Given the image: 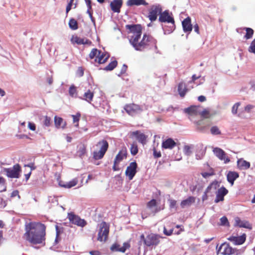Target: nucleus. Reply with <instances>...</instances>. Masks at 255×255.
<instances>
[{
    "label": "nucleus",
    "mask_w": 255,
    "mask_h": 255,
    "mask_svg": "<svg viewBox=\"0 0 255 255\" xmlns=\"http://www.w3.org/2000/svg\"><path fill=\"white\" fill-rule=\"evenodd\" d=\"M69 27L72 30H76L78 28V22L74 18H71L69 21Z\"/></svg>",
    "instance_id": "nucleus-37"
},
{
    "label": "nucleus",
    "mask_w": 255,
    "mask_h": 255,
    "mask_svg": "<svg viewBox=\"0 0 255 255\" xmlns=\"http://www.w3.org/2000/svg\"><path fill=\"white\" fill-rule=\"evenodd\" d=\"M99 51L100 50H98L96 48H93L89 54V57L90 58V59H92L95 57H97L99 52Z\"/></svg>",
    "instance_id": "nucleus-43"
},
{
    "label": "nucleus",
    "mask_w": 255,
    "mask_h": 255,
    "mask_svg": "<svg viewBox=\"0 0 255 255\" xmlns=\"http://www.w3.org/2000/svg\"><path fill=\"white\" fill-rule=\"evenodd\" d=\"M162 7L159 4L152 5L149 9L148 17L151 21H155L158 15L162 11Z\"/></svg>",
    "instance_id": "nucleus-9"
},
{
    "label": "nucleus",
    "mask_w": 255,
    "mask_h": 255,
    "mask_svg": "<svg viewBox=\"0 0 255 255\" xmlns=\"http://www.w3.org/2000/svg\"><path fill=\"white\" fill-rule=\"evenodd\" d=\"M169 203V207L171 209L174 208L177 204V202L176 200L174 199H169L168 200Z\"/></svg>",
    "instance_id": "nucleus-53"
},
{
    "label": "nucleus",
    "mask_w": 255,
    "mask_h": 255,
    "mask_svg": "<svg viewBox=\"0 0 255 255\" xmlns=\"http://www.w3.org/2000/svg\"><path fill=\"white\" fill-rule=\"evenodd\" d=\"M153 154L154 158H157L161 156V154L160 151H157L155 148H153Z\"/></svg>",
    "instance_id": "nucleus-54"
},
{
    "label": "nucleus",
    "mask_w": 255,
    "mask_h": 255,
    "mask_svg": "<svg viewBox=\"0 0 255 255\" xmlns=\"http://www.w3.org/2000/svg\"><path fill=\"white\" fill-rule=\"evenodd\" d=\"M86 153V147L84 144H81L78 146L77 153L80 157L84 156Z\"/></svg>",
    "instance_id": "nucleus-34"
},
{
    "label": "nucleus",
    "mask_w": 255,
    "mask_h": 255,
    "mask_svg": "<svg viewBox=\"0 0 255 255\" xmlns=\"http://www.w3.org/2000/svg\"><path fill=\"white\" fill-rule=\"evenodd\" d=\"M201 174L203 176V177H204L205 178H207L209 177V176L214 175L215 174V173L214 170L213 168H211L210 169V170L209 172H202L201 173Z\"/></svg>",
    "instance_id": "nucleus-39"
},
{
    "label": "nucleus",
    "mask_w": 255,
    "mask_h": 255,
    "mask_svg": "<svg viewBox=\"0 0 255 255\" xmlns=\"http://www.w3.org/2000/svg\"><path fill=\"white\" fill-rule=\"evenodd\" d=\"M200 114L202 118L205 119H208L210 117V112L207 110H204Z\"/></svg>",
    "instance_id": "nucleus-46"
},
{
    "label": "nucleus",
    "mask_w": 255,
    "mask_h": 255,
    "mask_svg": "<svg viewBox=\"0 0 255 255\" xmlns=\"http://www.w3.org/2000/svg\"><path fill=\"white\" fill-rule=\"evenodd\" d=\"M54 124L56 128H64L66 127V123L64 121L62 118L55 116L54 117Z\"/></svg>",
    "instance_id": "nucleus-28"
},
{
    "label": "nucleus",
    "mask_w": 255,
    "mask_h": 255,
    "mask_svg": "<svg viewBox=\"0 0 255 255\" xmlns=\"http://www.w3.org/2000/svg\"><path fill=\"white\" fill-rule=\"evenodd\" d=\"M249 51L255 53V38L252 41L249 48Z\"/></svg>",
    "instance_id": "nucleus-49"
},
{
    "label": "nucleus",
    "mask_w": 255,
    "mask_h": 255,
    "mask_svg": "<svg viewBox=\"0 0 255 255\" xmlns=\"http://www.w3.org/2000/svg\"><path fill=\"white\" fill-rule=\"evenodd\" d=\"M254 107V106L252 105H248L245 107V111L247 113H250Z\"/></svg>",
    "instance_id": "nucleus-57"
},
{
    "label": "nucleus",
    "mask_w": 255,
    "mask_h": 255,
    "mask_svg": "<svg viewBox=\"0 0 255 255\" xmlns=\"http://www.w3.org/2000/svg\"><path fill=\"white\" fill-rule=\"evenodd\" d=\"M240 105L241 104L240 102H238L234 105L232 109V112L233 114H236L237 113L238 108Z\"/></svg>",
    "instance_id": "nucleus-50"
},
{
    "label": "nucleus",
    "mask_w": 255,
    "mask_h": 255,
    "mask_svg": "<svg viewBox=\"0 0 255 255\" xmlns=\"http://www.w3.org/2000/svg\"><path fill=\"white\" fill-rule=\"evenodd\" d=\"M213 151L220 160L224 161V163H228L230 162V158L222 149L219 147H215L213 149Z\"/></svg>",
    "instance_id": "nucleus-12"
},
{
    "label": "nucleus",
    "mask_w": 255,
    "mask_h": 255,
    "mask_svg": "<svg viewBox=\"0 0 255 255\" xmlns=\"http://www.w3.org/2000/svg\"><path fill=\"white\" fill-rule=\"evenodd\" d=\"M128 6H131L133 5H147L148 3L145 0H128L127 2Z\"/></svg>",
    "instance_id": "nucleus-29"
},
{
    "label": "nucleus",
    "mask_w": 255,
    "mask_h": 255,
    "mask_svg": "<svg viewBox=\"0 0 255 255\" xmlns=\"http://www.w3.org/2000/svg\"><path fill=\"white\" fill-rule=\"evenodd\" d=\"M73 118V122L74 123H77L76 127H78L79 124L78 122L80 120V118L81 117V114L80 113H77L75 115H72Z\"/></svg>",
    "instance_id": "nucleus-44"
},
{
    "label": "nucleus",
    "mask_w": 255,
    "mask_h": 255,
    "mask_svg": "<svg viewBox=\"0 0 255 255\" xmlns=\"http://www.w3.org/2000/svg\"><path fill=\"white\" fill-rule=\"evenodd\" d=\"M195 202V198L193 196H189L186 199L183 200L180 203V206L182 208H184L186 207L190 206L193 203Z\"/></svg>",
    "instance_id": "nucleus-27"
},
{
    "label": "nucleus",
    "mask_w": 255,
    "mask_h": 255,
    "mask_svg": "<svg viewBox=\"0 0 255 255\" xmlns=\"http://www.w3.org/2000/svg\"><path fill=\"white\" fill-rule=\"evenodd\" d=\"M15 196H17L19 199L20 198V196L19 195V192L17 190L13 191L11 194V197H14Z\"/></svg>",
    "instance_id": "nucleus-58"
},
{
    "label": "nucleus",
    "mask_w": 255,
    "mask_h": 255,
    "mask_svg": "<svg viewBox=\"0 0 255 255\" xmlns=\"http://www.w3.org/2000/svg\"><path fill=\"white\" fill-rule=\"evenodd\" d=\"M157 205V202L156 200L152 199L147 203V207L148 208H152L155 207Z\"/></svg>",
    "instance_id": "nucleus-47"
},
{
    "label": "nucleus",
    "mask_w": 255,
    "mask_h": 255,
    "mask_svg": "<svg viewBox=\"0 0 255 255\" xmlns=\"http://www.w3.org/2000/svg\"><path fill=\"white\" fill-rule=\"evenodd\" d=\"M184 151L185 153L189 155L191 153V147L189 145H185L184 147Z\"/></svg>",
    "instance_id": "nucleus-55"
},
{
    "label": "nucleus",
    "mask_w": 255,
    "mask_h": 255,
    "mask_svg": "<svg viewBox=\"0 0 255 255\" xmlns=\"http://www.w3.org/2000/svg\"><path fill=\"white\" fill-rule=\"evenodd\" d=\"M124 109L129 115L131 116H134L140 114L143 111L140 106L134 103L126 105Z\"/></svg>",
    "instance_id": "nucleus-8"
},
{
    "label": "nucleus",
    "mask_w": 255,
    "mask_h": 255,
    "mask_svg": "<svg viewBox=\"0 0 255 255\" xmlns=\"http://www.w3.org/2000/svg\"><path fill=\"white\" fill-rule=\"evenodd\" d=\"M210 184L211 186V187L212 188L213 191L216 190L218 187H219V183L217 180L213 181L212 183H210Z\"/></svg>",
    "instance_id": "nucleus-48"
},
{
    "label": "nucleus",
    "mask_w": 255,
    "mask_h": 255,
    "mask_svg": "<svg viewBox=\"0 0 255 255\" xmlns=\"http://www.w3.org/2000/svg\"><path fill=\"white\" fill-rule=\"evenodd\" d=\"M128 38L135 50L143 51L152 49H157V40L151 35L143 34L142 38V27L140 24L126 25Z\"/></svg>",
    "instance_id": "nucleus-1"
},
{
    "label": "nucleus",
    "mask_w": 255,
    "mask_h": 255,
    "mask_svg": "<svg viewBox=\"0 0 255 255\" xmlns=\"http://www.w3.org/2000/svg\"><path fill=\"white\" fill-rule=\"evenodd\" d=\"M228 193V190L224 187H222L218 189L216 192V196L215 199V202L217 203L224 200V197Z\"/></svg>",
    "instance_id": "nucleus-17"
},
{
    "label": "nucleus",
    "mask_w": 255,
    "mask_h": 255,
    "mask_svg": "<svg viewBox=\"0 0 255 255\" xmlns=\"http://www.w3.org/2000/svg\"><path fill=\"white\" fill-rule=\"evenodd\" d=\"M71 42L73 44H77L78 45H91L92 44V42L89 39L81 38L77 35H72L71 38Z\"/></svg>",
    "instance_id": "nucleus-18"
},
{
    "label": "nucleus",
    "mask_w": 255,
    "mask_h": 255,
    "mask_svg": "<svg viewBox=\"0 0 255 255\" xmlns=\"http://www.w3.org/2000/svg\"><path fill=\"white\" fill-rule=\"evenodd\" d=\"M185 112L190 115H197L198 113V108L195 106H191L185 109Z\"/></svg>",
    "instance_id": "nucleus-35"
},
{
    "label": "nucleus",
    "mask_w": 255,
    "mask_h": 255,
    "mask_svg": "<svg viewBox=\"0 0 255 255\" xmlns=\"http://www.w3.org/2000/svg\"><path fill=\"white\" fill-rule=\"evenodd\" d=\"M74 0H70L66 8V13L67 14L72 8V6L73 4Z\"/></svg>",
    "instance_id": "nucleus-52"
},
{
    "label": "nucleus",
    "mask_w": 255,
    "mask_h": 255,
    "mask_svg": "<svg viewBox=\"0 0 255 255\" xmlns=\"http://www.w3.org/2000/svg\"><path fill=\"white\" fill-rule=\"evenodd\" d=\"M99 150L94 151L93 157L95 160L102 159L109 148V143L106 140L103 139L99 141L96 145Z\"/></svg>",
    "instance_id": "nucleus-5"
},
{
    "label": "nucleus",
    "mask_w": 255,
    "mask_h": 255,
    "mask_svg": "<svg viewBox=\"0 0 255 255\" xmlns=\"http://www.w3.org/2000/svg\"><path fill=\"white\" fill-rule=\"evenodd\" d=\"M137 164L135 161L131 162L127 167L125 171L126 175L129 180H131L135 176L137 171Z\"/></svg>",
    "instance_id": "nucleus-11"
},
{
    "label": "nucleus",
    "mask_w": 255,
    "mask_h": 255,
    "mask_svg": "<svg viewBox=\"0 0 255 255\" xmlns=\"http://www.w3.org/2000/svg\"><path fill=\"white\" fill-rule=\"evenodd\" d=\"M130 150L131 154L132 155H136L138 152L137 145L135 143L132 144L131 145Z\"/></svg>",
    "instance_id": "nucleus-42"
},
{
    "label": "nucleus",
    "mask_w": 255,
    "mask_h": 255,
    "mask_svg": "<svg viewBox=\"0 0 255 255\" xmlns=\"http://www.w3.org/2000/svg\"><path fill=\"white\" fill-rule=\"evenodd\" d=\"M108 53L106 52H102L101 51H99V52L97 56L96 61L100 64H103L105 63L109 57Z\"/></svg>",
    "instance_id": "nucleus-24"
},
{
    "label": "nucleus",
    "mask_w": 255,
    "mask_h": 255,
    "mask_svg": "<svg viewBox=\"0 0 255 255\" xmlns=\"http://www.w3.org/2000/svg\"><path fill=\"white\" fill-rule=\"evenodd\" d=\"M78 182V180L77 178L73 179L72 180L68 182H66V183L62 184V183H60L59 185L60 186L67 188H70L72 187L76 186Z\"/></svg>",
    "instance_id": "nucleus-30"
},
{
    "label": "nucleus",
    "mask_w": 255,
    "mask_h": 255,
    "mask_svg": "<svg viewBox=\"0 0 255 255\" xmlns=\"http://www.w3.org/2000/svg\"><path fill=\"white\" fill-rule=\"evenodd\" d=\"M128 69V66L126 64H124L121 71V74H123L126 73Z\"/></svg>",
    "instance_id": "nucleus-63"
},
{
    "label": "nucleus",
    "mask_w": 255,
    "mask_h": 255,
    "mask_svg": "<svg viewBox=\"0 0 255 255\" xmlns=\"http://www.w3.org/2000/svg\"><path fill=\"white\" fill-rule=\"evenodd\" d=\"M244 29L246 31V33L245 35V38L246 39H249L253 37L254 33V31L253 29L249 27H245Z\"/></svg>",
    "instance_id": "nucleus-36"
},
{
    "label": "nucleus",
    "mask_w": 255,
    "mask_h": 255,
    "mask_svg": "<svg viewBox=\"0 0 255 255\" xmlns=\"http://www.w3.org/2000/svg\"><path fill=\"white\" fill-rule=\"evenodd\" d=\"M236 224L240 227H243L247 229H252V225L248 222L241 221L239 218L236 219Z\"/></svg>",
    "instance_id": "nucleus-32"
},
{
    "label": "nucleus",
    "mask_w": 255,
    "mask_h": 255,
    "mask_svg": "<svg viewBox=\"0 0 255 255\" xmlns=\"http://www.w3.org/2000/svg\"><path fill=\"white\" fill-rule=\"evenodd\" d=\"M69 94L72 97H76L77 96V89L74 85H72L69 89Z\"/></svg>",
    "instance_id": "nucleus-40"
},
{
    "label": "nucleus",
    "mask_w": 255,
    "mask_h": 255,
    "mask_svg": "<svg viewBox=\"0 0 255 255\" xmlns=\"http://www.w3.org/2000/svg\"><path fill=\"white\" fill-rule=\"evenodd\" d=\"M5 184H6V183H5V179L2 177L0 176V185H3L4 186L3 190H2L1 191L6 190V187Z\"/></svg>",
    "instance_id": "nucleus-56"
},
{
    "label": "nucleus",
    "mask_w": 255,
    "mask_h": 255,
    "mask_svg": "<svg viewBox=\"0 0 255 255\" xmlns=\"http://www.w3.org/2000/svg\"><path fill=\"white\" fill-rule=\"evenodd\" d=\"M118 64V62L116 60H114L110 62L105 68L104 70L106 71H111L113 70Z\"/></svg>",
    "instance_id": "nucleus-38"
},
{
    "label": "nucleus",
    "mask_w": 255,
    "mask_h": 255,
    "mask_svg": "<svg viewBox=\"0 0 255 255\" xmlns=\"http://www.w3.org/2000/svg\"><path fill=\"white\" fill-rule=\"evenodd\" d=\"M44 125L46 127H49L51 124V120L50 117L45 116L44 120Z\"/></svg>",
    "instance_id": "nucleus-51"
},
{
    "label": "nucleus",
    "mask_w": 255,
    "mask_h": 255,
    "mask_svg": "<svg viewBox=\"0 0 255 255\" xmlns=\"http://www.w3.org/2000/svg\"><path fill=\"white\" fill-rule=\"evenodd\" d=\"M176 145V143L174 140L171 138H168L166 140L163 141L162 143V147L164 149H170L173 148Z\"/></svg>",
    "instance_id": "nucleus-23"
},
{
    "label": "nucleus",
    "mask_w": 255,
    "mask_h": 255,
    "mask_svg": "<svg viewBox=\"0 0 255 255\" xmlns=\"http://www.w3.org/2000/svg\"><path fill=\"white\" fill-rule=\"evenodd\" d=\"M130 247V245L129 242H125L123 244L122 247L118 243L113 244L110 247V250L112 252H119L121 253H125L127 249H129Z\"/></svg>",
    "instance_id": "nucleus-14"
},
{
    "label": "nucleus",
    "mask_w": 255,
    "mask_h": 255,
    "mask_svg": "<svg viewBox=\"0 0 255 255\" xmlns=\"http://www.w3.org/2000/svg\"><path fill=\"white\" fill-rule=\"evenodd\" d=\"M246 237V234H243L239 237L230 236L227 239L232 242L235 245H241L245 242Z\"/></svg>",
    "instance_id": "nucleus-16"
},
{
    "label": "nucleus",
    "mask_w": 255,
    "mask_h": 255,
    "mask_svg": "<svg viewBox=\"0 0 255 255\" xmlns=\"http://www.w3.org/2000/svg\"><path fill=\"white\" fill-rule=\"evenodd\" d=\"M183 29L184 32H190L192 30V25L191 24V18L187 17L182 22Z\"/></svg>",
    "instance_id": "nucleus-22"
},
{
    "label": "nucleus",
    "mask_w": 255,
    "mask_h": 255,
    "mask_svg": "<svg viewBox=\"0 0 255 255\" xmlns=\"http://www.w3.org/2000/svg\"><path fill=\"white\" fill-rule=\"evenodd\" d=\"M89 254L91 255H102L101 253L99 251H91L89 252Z\"/></svg>",
    "instance_id": "nucleus-62"
},
{
    "label": "nucleus",
    "mask_w": 255,
    "mask_h": 255,
    "mask_svg": "<svg viewBox=\"0 0 255 255\" xmlns=\"http://www.w3.org/2000/svg\"><path fill=\"white\" fill-rule=\"evenodd\" d=\"M219 251L223 255H231L235 254L237 250L233 249L228 243H224L220 246Z\"/></svg>",
    "instance_id": "nucleus-13"
},
{
    "label": "nucleus",
    "mask_w": 255,
    "mask_h": 255,
    "mask_svg": "<svg viewBox=\"0 0 255 255\" xmlns=\"http://www.w3.org/2000/svg\"><path fill=\"white\" fill-rule=\"evenodd\" d=\"M221 225L229 226V222L227 218L225 216L222 217L220 219Z\"/></svg>",
    "instance_id": "nucleus-45"
},
{
    "label": "nucleus",
    "mask_w": 255,
    "mask_h": 255,
    "mask_svg": "<svg viewBox=\"0 0 255 255\" xmlns=\"http://www.w3.org/2000/svg\"><path fill=\"white\" fill-rule=\"evenodd\" d=\"M158 20L160 22L170 23L169 26H165L163 28L165 34H170L175 30V20L172 12H170L168 10H165L163 12L161 11L159 15Z\"/></svg>",
    "instance_id": "nucleus-3"
},
{
    "label": "nucleus",
    "mask_w": 255,
    "mask_h": 255,
    "mask_svg": "<svg viewBox=\"0 0 255 255\" xmlns=\"http://www.w3.org/2000/svg\"><path fill=\"white\" fill-rule=\"evenodd\" d=\"M178 91L182 98L184 97L187 91L186 86L182 82L180 83L178 86Z\"/></svg>",
    "instance_id": "nucleus-31"
},
{
    "label": "nucleus",
    "mask_w": 255,
    "mask_h": 255,
    "mask_svg": "<svg viewBox=\"0 0 255 255\" xmlns=\"http://www.w3.org/2000/svg\"><path fill=\"white\" fill-rule=\"evenodd\" d=\"M130 137H135L139 142L144 144L146 143L147 136L140 131L136 130L130 132Z\"/></svg>",
    "instance_id": "nucleus-15"
},
{
    "label": "nucleus",
    "mask_w": 255,
    "mask_h": 255,
    "mask_svg": "<svg viewBox=\"0 0 255 255\" xmlns=\"http://www.w3.org/2000/svg\"><path fill=\"white\" fill-rule=\"evenodd\" d=\"M119 164V163H115V160H114L113 166V169L114 171H119L120 170V168L118 166Z\"/></svg>",
    "instance_id": "nucleus-64"
},
{
    "label": "nucleus",
    "mask_w": 255,
    "mask_h": 255,
    "mask_svg": "<svg viewBox=\"0 0 255 255\" xmlns=\"http://www.w3.org/2000/svg\"><path fill=\"white\" fill-rule=\"evenodd\" d=\"M68 218L71 223L81 227H84L87 224L85 220L81 219L73 213H68Z\"/></svg>",
    "instance_id": "nucleus-10"
},
{
    "label": "nucleus",
    "mask_w": 255,
    "mask_h": 255,
    "mask_svg": "<svg viewBox=\"0 0 255 255\" xmlns=\"http://www.w3.org/2000/svg\"><path fill=\"white\" fill-rule=\"evenodd\" d=\"M197 129L201 132L204 131L211 125L208 121H205L201 119L196 122Z\"/></svg>",
    "instance_id": "nucleus-19"
},
{
    "label": "nucleus",
    "mask_w": 255,
    "mask_h": 255,
    "mask_svg": "<svg viewBox=\"0 0 255 255\" xmlns=\"http://www.w3.org/2000/svg\"><path fill=\"white\" fill-rule=\"evenodd\" d=\"M239 177V173L235 171H229L227 175V180L231 183V185L234 184L235 180Z\"/></svg>",
    "instance_id": "nucleus-26"
},
{
    "label": "nucleus",
    "mask_w": 255,
    "mask_h": 255,
    "mask_svg": "<svg viewBox=\"0 0 255 255\" xmlns=\"http://www.w3.org/2000/svg\"><path fill=\"white\" fill-rule=\"evenodd\" d=\"M109 233V226L105 222H102L100 226L97 240L101 242H105L107 240Z\"/></svg>",
    "instance_id": "nucleus-6"
},
{
    "label": "nucleus",
    "mask_w": 255,
    "mask_h": 255,
    "mask_svg": "<svg viewBox=\"0 0 255 255\" xmlns=\"http://www.w3.org/2000/svg\"><path fill=\"white\" fill-rule=\"evenodd\" d=\"M163 233L165 235L167 236H170L172 235L173 233V229L170 230L169 231H167L165 227H164L163 229Z\"/></svg>",
    "instance_id": "nucleus-60"
},
{
    "label": "nucleus",
    "mask_w": 255,
    "mask_h": 255,
    "mask_svg": "<svg viewBox=\"0 0 255 255\" xmlns=\"http://www.w3.org/2000/svg\"><path fill=\"white\" fill-rule=\"evenodd\" d=\"M211 133L213 135H219L221 132L217 126H213L210 129Z\"/></svg>",
    "instance_id": "nucleus-41"
},
{
    "label": "nucleus",
    "mask_w": 255,
    "mask_h": 255,
    "mask_svg": "<svg viewBox=\"0 0 255 255\" xmlns=\"http://www.w3.org/2000/svg\"><path fill=\"white\" fill-rule=\"evenodd\" d=\"M46 226L41 222H31L25 225L23 238L30 244H44L46 240Z\"/></svg>",
    "instance_id": "nucleus-2"
},
{
    "label": "nucleus",
    "mask_w": 255,
    "mask_h": 255,
    "mask_svg": "<svg viewBox=\"0 0 255 255\" xmlns=\"http://www.w3.org/2000/svg\"><path fill=\"white\" fill-rule=\"evenodd\" d=\"M78 74L80 77H82L84 75V70L82 67H79L77 70Z\"/></svg>",
    "instance_id": "nucleus-61"
},
{
    "label": "nucleus",
    "mask_w": 255,
    "mask_h": 255,
    "mask_svg": "<svg viewBox=\"0 0 255 255\" xmlns=\"http://www.w3.org/2000/svg\"><path fill=\"white\" fill-rule=\"evenodd\" d=\"M123 4V0H113L110 3V6L113 11L120 12Z\"/></svg>",
    "instance_id": "nucleus-20"
},
{
    "label": "nucleus",
    "mask_w": 255,
    "mask_h": 255,
    "mask_svg": "<svg viewBox=\"0 0 255 255\" xmlns=\"http://www.w3.org/2000/svg\"><path fill=\"white\" fill-rule=\"evenodd\" d=\"M21 170V167L19 164L14 165L11 168H5L3 169L6 175L11 178H19Z\"/></svg>",
    "instance_id": "nucleus-7"
},
{
    "label": "nucleus",
    "mask_w": 255,
    "mask_h": 255,
    "mask_svg": "<svg viewBox=\"0 0 255 255\" xmlns=\"http://www.w3.org/2000/svg\"><path fill=\"white\" fill-rule=\"evenodd\" d=\"M28 128L32 131H34L36 129V126L34 123L29 122L28 124Z\"/></svg>",
    "instance_id": "nucleus-59"
},
{
    "label": "nucleus",
    "mask_w": 255,
    "mask_h": 255,
    "mask_svg": "<svg viewBox=\"0 0 255 255\" xmlns=\"http://www.w3.org/2000/svg\"><path fill=\"white\" fill-rule=\"evenodd\" d=\"M250 166V163L243 158L239 159L237 161V166L240 169H248Z\"/></svg>",
    "instance_id": "nucleus-25"
},
{
    "label": "nucleus",
    "mask_w": 255,
    "mask_h": 255,
    "mask_svg": "<svg viewBox=\"0 0 255 255\" xmlns=\"http://www.w3.org/2000/svg\"><path fill=\"white\" fill-rule=\"evenodd\" d=\"M94 95V92L88 90L84 93L83 99L90 103L93 100Z\"/></svg>",
    "instance_id": "nucleus-33"
},
{
    "label": "nucleus",
    "mask_w": 255,
    "mask_h": 255,
    "mask_svg": "<svg viewBox=\"0 0 255 255\" xmlns=\"http://www.w3.org/2000/svg\"><path fill=\"white\" fill-rule=\"evenodd\" d=\"M162 237L160 235L154 233H150L145 237L143 234L140 236L141 241L143 242L144 244L147 247L157 246L160 242V239Z\"/></svg>",
    "instance_id": "nucleus-4"
},
{
    "label": "nucleus",
    "mask_w": 255,
    "mask_h": 255,
    "mask_svg": "<svg viewBox=\"0 0 255 255\" xmlns=\"http://www.w3.org/2000/svg\"><path fill=\"white\" fill-rule=\"evenodd\" d=\"M127 156V150L126 147H123L116 155L114 159V160H115V163H119L124 158H126Z\"/></svg>",
    "instance_id": "nucleus-21"
}]
</instances>
